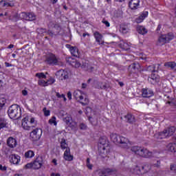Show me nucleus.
I'll return each instance as SVG.
<instances>
[{
  "instance_id": "f257e3e1",
  "label": "nucleus",
  "mask_w": 176,
  "mask_h": 176,
  "mask_svg": "<svg viewBox=\"0 0 176 176\" xmlns=\"http://www.w3.org/2000/svg\"><path fill=\"white\" fill-rule=\"evenodd\" d=\"M131 151L136 156L139 157H144L145 159H148V157H152L153 156V153L149 151L147 148L141 147L140 146H133L131 147Z\"/></svg>"
},
{
  "instance_id": "f03ea898",
  "label": "nucleus",
  "mask_w": 176,
  "mask_h": 176,
  "mask_svg": "<svg viewBox=\"0 0 176 176\" xmlns=\"http://www.w3.org/2000/svg\"><path fill=\"white\" fill-rule=\"evenodd\" d=\"M35 126H36V121L31 116H26L22 120V127L24 130H34Z\"/></svg>"
},
{
  "instance_id": "7ed1b4c3",
  "label": "nucleus",
  "mask_w": 176,
  "mask_h": 176,
  "mask_svg": "<svg viewBox=\"0 0 176 176\" xmlns=\"http://www.w3.org/2000/svg\"><path fill=\"white\" fill-rule=\"evenodd\" d=\"M175 133V127L170 126L161 132H158L155 135V138L157 140H164V138H169Z\"/></svg>"
},
{
  "instance_id": "20e7f679",
  "label": "nucleus",
  "mask_w": 176,
  "mask_h": 176,
  "mask_svg": "<svg viewBox=\"0 0 176 176\" xmlns=\"http://www.w3.org/2000/svg\"><path fill=\"white\" fill-rule=\"evenodd\" d=\"M8 113L10 119H19L21 116V109L20 106L17 104H12L8 110Z\"/></svg>"
},
{
  "instance_id": "39448f33",
  "label": "nucleus",
  "mask_w": 176,
  "mask_h": 176,
  "mask_svg": "<svg viewBox=\"0 0 176 176\" xmlns=\"http://www.w3.org/2000/svg\"><path fill=\"white\" fill-rule=\"evenodd\" d=\"M74 97L76 98L80 104H82V105H87L89 104V98H87V96H86V94L82 92L80 90H76L74 92Z\"/></svg>"
},
{
  "instance_id": "423d86ee",
  "label": "nucleus",
  "mask_w": 176,
  "mask_h": 176,
  "mask_svg": "<svg viewBox=\"0 0 176 176\" xmlns=\"http://www.w3.org/2000/svg\"><path fill=\"white\" fill-rule=\"evenodd\" d=\"M174 38H175V35H174L173 32L162 34L158 38L157 45L163 46V45H166V43H169Z\"/></svg>"
},
{
  "instance_id": "0eeeda50",
  "label": "nucleus",
  "mask_w": 176,
  "mask_h": 176,
  "mask_svg": "<svg viewBox=\"0 0 176 176\" xmlns=\"http://www.w3.org/2000/svg\"><path fill=\"white\" fill-rule=\"evenodd\" d=\"M13 150L10 148H6L5 154L6 157H8L10 163L12 164H19L20 163V156L17 154H12Z\"/></svg>"
},
{
  "instance_id": "6e6552de",
  "label": "nucleus",
  "mask_w": 176,
  "mask_h": 176,
  "mask_svg": "<svg viewBox=\"0 0 176 176\" xmlns=\"http://www.w3.org/2000/svg\"><path fill=\"white\" fill-rule=\"evenodd\" d=\"M46 63L49 65H61V61L56 55L51 54L46 58Z\"/></svg>"
},
{
  "instance_id": "1a4fd4ad",
  "label": "nucleus",
  "mask_w": 176,
  "mask_h": 176,
  "mask_svg": "<svg viewBox=\"0 0 176 176\" xmlns=\"http://www.w3.org/2000/svg\"><path fill=\"white\" fill-rule=\"evenodd\" d=\"M30 137L32 141H39L41 137H42V130L39 128L33 129V131L30 132Z\"/></svg>"
},
{
  "instance_id": "9d476101",
  "label": "nucleus",
  "mask_w": 176,
  "mask_h": 176,
  "mask_svg": "<svg viewBox=\"0 0 176 176\" xmlns=\"http://www.w3.org/2000/svg\"><path fill=\"white\" fill-rule=\"evenodd\" d=\"M19 16L23 20H26L27 21H34L36 20V15H35L34 12H21Z\"/></svg>"
},
{
  "instance_id": "9b49d317",
  "label": "nucleus",
  "mask_w": 176,
  "mask_h": 176,
  "mask_svg": "<svg viewBox=\"0 0 176 176\" xmlns=\"http://www.w3.org/2000/svg\"><path fill=\"white\" fill-rule=\"evenodd\" d=\"M32 163L34 170H39L43 166V157L42 155H38Z\"/></svg>"
},
{
  "instance_id": "f8f14e48",
  "label": "nucleus",
  "mask_w": 176,
  "mask_h": 176,
  "mask_svg": "<svg viewBox=\"0 0 176 176\" xmlns=\"http://www.w3.org/2000/svg\"><path fill=\"white\" fill-rule=\"evenodd\" d=\"M118 144H120L121 148H124V149H129V148H130V141L123 136L119 137Z\"/></svg>"
},
{
  "instance_id": "ddd939ff",
  "label": "nucleus",
  "mask_w": 176,
  "mask_h": 176,
  "mask_svg": "<svg viewBox=\"0 0 176 176\" xmlns=\"http://www.w3.org/2000/svg\"><path fill=\"white\" fill-rule=\"evenodd\" d=\"M141 69V65L138 63H132L129 66V71L131 74H137Z\"/></svg>"
},
{
  "instance_id": "4468645a",
  "label": "nucleus",
  "mask_w": 176,
  "mask_h": 176,
  "mask_svg": "<svg viewBox=\"0 0 176 176\" xmlns=\"http://www.w3.org/2000/svg\"><path fill=\"white\" fill-rule=\"evenodd\" d=\"M56 76H59L60 80H67L69 78V72L65 70H59L56 72Z\"/></svg>"
},
{
  "instance_id": "2eb2a0df",
  "label": "nucleus",
  "mask_w": 176,
  "mask_h": 176,
  "mask_svg": "<svg viewBox=\"0 0 176 176\" xmlns=\"http://www.w3.org/2000/svg\"><path fill=\"white\" fill-rule=\"evenodd\" d=\"M142 96L144 98H149L153 96V91L148 88L142 89Z\"/></svg>"
},
{
  "instance_id": "dca6fc26",
  "label": "nucleus",
  "mask_w": 176,
  "mask_h": 176,
  "mask_svg": "<svg viewBox=\"0 0 176 176\" xmlns=\"http://www.w3.org/2000/svg\"><path fill=\"white\" fill-rule=\"evenodd\" d=\"M98 153L99 156L104 159L108 156V148H105V146H100L98 147Z\"/></svg>"
},
{
  "instance_id": "f3484780",
  "label": "nucleus",
  "mask_w": 176,
  "mask_h": 176,
  "mask_svg": "<svg viewBox=\"0 0 176 176\" xmlns=\"http://www.w3.org/2000/svg\"><path fill=\"white\" fill-rule=\"evenodd\" d=\"M67 63L74 68H80V67H82V63H80V62L72 58H69Z\"/></svg>"
},
{
  "instance_id": "a211bd4d",
  "label": "nucleus",
  "mask_w": 176,
  "mask_h": 176,
  "mask_svg": "<svg viewBox=\"0 0 176 176\" xmlns=\"http://www.w3.org/2000/svg\"><path fill=\"white\" fill-rule=\"evenodd\" d=\"M7 145L9 148H16L17 146V140L13 137H10L7 140Z\"/></svg>"
},
{
  "instance_id": "6ab92c4d",
  "label": "nucleus",
  "mask_w": 176,
  "mask_h": 176,
  "mask_svg": "<svg viewBox=\"0 0 176 176\" xmlns=\"http://www.w3.org/2000/svg\"><path fill=\"white\" fill-rule=\"evenodd\" d=\"M63 157L65 160H67V162H72L74 160V156L71 155V149L67 148L65 151Z\"/></svg>"
},
{
  "instance_id": "aec40b11",
  "label": "nucleus",
  "mask_w": 176,
  "mask_h": 176,
  "mask_svg": "<svg viewBox=\"0 0 176 176\" xmlns=\"http://www.w3.org/2000/svg\"><path fill=\"white\" fill-rule=\"evenodd\" d=\"M129 8L132 10H135L138 9L140 6V0H131L129 3Z\"/></svg>"
},
{
  "instance_id": "412c9836",
  "label": "nucleus",
  "mask_w": 176,
  "mask_h": 176,
  "mask_svg": "<svg viewBox=\"0 0 176 176\" xmlns=\"http://www.w3.org/2000/svg\"><path fill=\"white\" fill-rule=\"evenodd\" d=\"M94 36L98 45H104V41H102V35L100 32H95Z\"/></svg>"
},
{
  "instance_id": "4be33fe9",
  "label": "nucleus",
  "mask_w": 176,
  "mask_h": 176,
  "mask_svg": "<svg viewBox=\"0 0 176 176\" xmlns=\"http://www.w3.org/2000/svg\"><path fill=\"white\" fill-rule=\"evenodd\" d=\"M98 88L101 89V90H106L108 91L109 89H111V85L109 84V82H98Z\"/></svg>"
},
{
  "instance_id": "5701e85b",
  "label": "nucleus",
  "mask_w": 176,
  "mask_h": 176,
  "mask_svg": "<svg viewBox=\"0 0 176 176\" xmlns=\"http://www.w3.org/2000/svg\"><path fill=\"white\" fill-rule=\"evenodd\" d=\"M148 82H151L152 85H155V83L160 82V77H159V76H156V74H151V76L148 77Z\"/></svg>"
},
{
  "instance_id": "b1692460",
  "label": "nucleus",
  "mask_w": 176,
  "mask_h": 176,
  "mask_svg": "<svg viewBox=\"0 0 176 176\" xmlns=\"http://www.w3.org/2000/svg\"><path fill=\"white\" fill-rule=\"evenodd\" d=\"M146 17H148V11L143 12V13L135 19V22L140 24V23L144 21Z\"/></svg>"
},
{
  "instance_id": "393cba45",
  "label": "nucleus",
  "mask_w": 176,
  "mask_h": 176,
  "mask_svg": "<svg viewBox=\"0 0 176 176\" xmlns=\"http://www.w3.org/2000/svg\"><path fill=\"white\" fill-rule=\"evenodd\" d=\"M130 171L132 174H135V175H141V168L138 165L133 166Z\"/></svg>"
},
{
  "instance_id": "a878e982",
  "label": "nucleus",
  "mask_w": 176,
  "mask_h": 176,
  "mask_svg": "<svg viewBox=\"0 0 176 176\" xmlns=\"http://www.w3.org/2000/svg\"><path fill=\"white\" fill-rule=\"evenodd\" d=\"M160 65H153L147 67L146 71L148 72H157L159 71Z\"/></svg>"
},
{
  "instance_id": "bb28decb",
  "label": "nucleus",
  "mask_w": 176,
  "mask_h": 176,
  "mask_svg": "<svg viewBox=\"0 0 176 176\" xmlns=\"http://www.w3.org/2000/svg\"><path fill=\"white\" fill-rule=\"evenodd\" d=\"M137 31L138 34H140L141 35H145V34H148V30L145 28L144 26L138 25L137 27Z\"/></svg>"
},
{
  "instance_id": "cd10ccee",
  "label": "nucleus",
  "mask_w": 176,
  "mask_h": 176,
  "mask_svg": "<svg viewBox=\"0 0 176 176\" xmlns=\"http://www.w3.org/2000/svg\"><path fill=\"white\" fill-rule=\"evenodd\" d=\"M70 53L74 57L79 58V50H78V47H70Z\"/></svg>"
},
{
  "instance_id": "c85d7f7f",
  "label": "nucleus",
  "mask_w": 176,
  "mask_h": 176,
  "mask_svg": "<svg viewBox=\"0 0 176 176\" xmlns=\"http://www.w3.org/2000/svg\"><path fill=\"white\" fill-rule=\"evenodd\" d=\"M130 31V29L129 28V26L126 24H122L120 25V32H122V34H127Z\"/></svg>"
},
{
  "instance_id": "c756f323",
  "label": "nucleus",
  "mask_w": 176,
  "mask_h": 176,
  "mask_svg": "<svg viewBox=\"0 0 176 176\" xmlns=\"http://www.w3.org/2000/svg\"><path fill=\"white\" fill-rule=\"evenodd\" d=\"M149 170H151V168H149V165L148 164L143 165L142 168H140L141 175H142V174H146Z\"/></svg>"
},
{
  "instance_id": "7c9ffc66",
  "label": "nucleus",
  "mask_w": 176,
  "mask_h": 176,
  "mask_svg": "<svg viewBox=\"0 0 176 176\" xmlns=\"http://www.w3.org/2000/svg\"><path fill=\"white\" fill-rule=\"evenodd\" d=\"M119 135H118L116 133H111L110 135V138L114 144H118L119 142Z\"/></svg>"
},
{
  "instance_id": "2f4dec72",
  "label": "nucleus",
  "mask_w": 176,
  "mask_h": 176,
  "mask_svg": "<svg viewBox=\"0 0 176 176\" xmlns=\"http://www.w3.org/2000/svg\"><path fill=\"white\" fill-rule=\"evenodd\" d=\"M35 156V153L34 151L29 150L25 153V159H32Z\"/></svg>"
},
{
  "instance_id": "473e14b6",
  "label": "nucleus",
  "mask_w": 176,
  "mask_h": 176,
  "mask_svg": "<svg viewBox=\"0 0 176 176\" xmlns=\"http://www.w3.org/2000/svg\"><path fill=\"white\" fill-rule=\"evenodd\" d=\"M164 67H166V68H170L171 69H174L176 67V63L174 61L166 62L164 63Z\"/></svg>"
},
{
  "instance_id": "72a5a7b5",
  "label": "nucleus",
  "mask_w": 176,
  "mask_h": 176,
  "mask_svg": "<svg viewBox=\"0 0 176 176\" xmlns=\"http://www.w3.org/2000/svg\"><path fill=\"white\" fill-rule=\"evenodd\" d=\"M125 119L127 120L128 123H134V122H135L134 116L130 113L125 116Z\"/></svg>"
},
{
  "instance_id": "f704fd0d",
  "label": "nucleus",
  "mask_w": 176,
  "mask_h": 176,
  "mask_svg": "<svg viewBox=\"0 0 176 176\" xmlns=\"http://www.w3.org/2000/svg\"><path fill=\"white\" fill-rule=\"evenodd\" d=\"M167 149L168 151H170V152H176V144L173 143H170L167 145Z\"/></svg>"
},
{
  "instance_id": "c9c22d12",
  "label": "nucleus",
  "mask_w": 176,
  "mask_h": 176,
  "mask_svg": "<svg viewBox=\"0 0 176 176\" xmlns=\"http://www.w3.org/2000/svg\"><path fill=\"white\" fill-rule=\"evenodd\" d=\"M117 172H118V170H116V168H115L105 169V173H107V174H109V175H113V174H116Z\"/></svg>"
},
{
  "instance_id": "e433bc0d",
  "label": "nucleus",
  "mask_w": 176,
  "mask_h": 176,
  "mask_svg": "<svg viewBox=\"0 0 176 176\" xmlns=\"http://www.w3.org/2000/svg\"><path fill=\"white\" fill-rule=\"evenodd\" d=\"M120 47H121V49H123V50H129V49H130V46L129 45V44L127 43H125L124 41H122L120 43Z\"/></svg>"
},
{
  "instance_id": "4c0bfd02",
  "label": "nucleus",
  "mask_w": 176,
  "mask_h": 176,
  "mask_svg": "<svg viewBox=\"0 0 176 176\" xmlns=\"http://www.w3.org/2000/svg\"><path fill=\"white\" fill-rule=\"evenodd\" d=\"M6 104V98H5V96L3 95L0 96V109H2L3 108V105Z\"/></svg>"
},
{
  "instance_id": "58836bf2",
  "label": "nucleus",
  "mask_w": 176,
  "mask_h": 176,
  "mask_svg": "<svg viewBox=\"0 0 176 176\" xmlns=\"http://www.w3.org/2000/svg\"><path fill=\"white\" fill-rule=\"evenodd\" d=\"M60 148L61 149H69V147H68V144L65 142V140L63 139L60 142Z\"/></svg>"
},
{
  "instance_id": "ea45409f",
  "label": "nucleus",
  "mask_w": 176,
  "mask_h": 176,
  "mask_svg": "<svg viewBox=\"0 0 176 176\" xmlns=\"http://www.w3.org/2000/svg\"><path fill=\"white\" fill-rule=\"evenodd\" d=\"M105 145H108L107 144V140H105L104 138H100L99 140V145H98V148L100 146H105Z\"/></svg>"
},
{
  "instance_id": "a19ab883",
  "label": "nucleus",
  "mask_w": 176,
  "mask_h": 176,
  "mask_svg": "<svg viewBox=\"0 0 176 176\" xmlns=\"http://www.w3.org/2000/svg\"><path fill=\"white\" fill-rule=\"evenodd\" d=\"M95 176H107V175H105V171L102 170H98L95 172Z\"/></svg>"
},
{
  "instance_id": "79ce46f5",
  "label": "nucleus",
  "mask_w": 176,
  "mask_h": 176,
  "mask_svg": "<svg viewBox=\"0 0 176 176\" xmlns=\"http://www.w3.org/2000/svg\"><path fill=\"white\" fill-rule=\"evenodd\" d=\"M81 68L82 69H84V71H86V69H89V62H82V64H81Z\"/></svg>"
},
{
  "instance_id": "37998d69",
  "label": "nucleus",
  "mask_w": 176,
  "mask_h": 176,
  "mask_svg": "<svg viewBox=\"0 0 176 176\" xmlns=\"http://www.w3.org/2000/svg\"><path fill=\"white\" fill-rule=\"evenodd\" d=\"M48 123L50 124H54V126H57V122L56 121V117L53 116L51 119L49 120Z\"/></svg>"
},
{
  "instance_id": "c03bdc74",
  "label": "nucleus",
  "mask_w": 176,
  "mask_h": 176,
  "mask_svg": "<svg viewBox=\"0 0 176 176\" xmlns=\"http://www.w3.org/2000/svg\"><path fill=\"white\" fill-rule=\"evenodd\" d=\"M56 82V80L53 78H50L47 81H45V83L47 86H49L50 85H53Z\"/></svg>"
},
{
  "instance_id": "a18cd8bd",
  "label": "nucleus",
  "mask_w": 176,
  "mask_h": 176,
  "mask_svg": "<svg viewBox=\"0 0 176 176\" xmlns=\"http://www.w3.org/2000/svg\"><path fill=\"white\" fill-rule=\"evenodd\" d=\"M3 2H4L3 6H7V7L10 6L11 8L13 7V6H14V4L10 3L8 2V1H3V0H2L1 1H0V3H2Z\"/></svg>"
},
{
  "instance_id": "49530a36",
  "label": "nucleus",
  "mask_w": 176,
  "mask_h": 176,
  "mask_svg": "<svg viewBox=\"0 0 176 176\" xmlns=\"http://www.w3.org/2000/svg\"><path fill=\"white\" fill-rule=\"evenodd\" d=\"M36 76L39 78V79H46V75L43 73H37L36 74Z\"/></svg>"
},
{
  "instance_id": "de8ad7c7",
  "label": "nucleus",
  "mask_w": 176,
  "mask_h": 176,
  "mask_svg": "<svg viewBox=\"0 0 176 176\" xmlns=\"http://www.w3.org/2000/svg\"><path fill=\"white\" fill-rule=\"evenodd\" d=\"M38 85H39V86H42V87H46V86H47L46 81H45V80H42V79H40L38 80Z\"/></svg>"
},
{
  "instance_id": "09e8293b",
  "label": "nucleus",
  "mask_w": 176,
  "mask_h": 176,
  "mask_svg": "<svg viewBox=\"0 0 176 176\" xmlns=\"http://www.w3.org/2000/svg\"><path fill=\"white\" fill-rule=\"evenodd\" d=\"M87 167L89 170H92L93 169V164H90V158H87Z\"/></svg>"
},
{
  "instance_id": "8fccbe9b",
  "label": "nucleus",
  "mask_w": 176,
  "mask_h": 176,
  "mask_svg": "<svg viewBox=\"0 0 176 176\" xmlns=\"http://www.w3.org/2000/svg\"><path fill=\"white\" fill-rule=\"evenodd\" d=\"M43 111L44 112L45 116H50V110H47L46 107L43 109Z\"/></svg>"
},
{
  "instance_id": "3c124183",
  "label": "nucleus",
  "mask_w": 176,
  "mask_h": 176,
  "mask_svg": "<svg viewBox=\"0 0 176 176\" xmlns=\"http://www.w3.org/2000/svg\"><path fill=\"white\" fill-rule=\"evenodd\" d=\"M79 129H80V130H86V129H87V125H86V124L82 122L79 125Z\"/></svg>"
},
{
  "instance_id": "603ef678",
  "label": "nucleus",
  "mask_w": 176,
  "mask_h": 176,
  "mask_svg": "<svg viewBox=\"0 0 176 176\" xmlns=\"http://www.w3.org/2000/svg\"><path fill=\"white\" fill-rule=\"evenodd\" d=\"M24 168H25V170L28 168H34L32 162L28 163L26 165H25Z\"/></svg>"
},
{
  "instance_id": "864d4df0",
  "label": "nucleus",
  "mask_w": 176,
  "mask_h": 176,
  "mask_svg": "<svg viewBox=\"0 0 176 176\" xmlns=\"http://www.w3.org/2000/svg\"><path fill=\"white\" fill-rule=\"evenodd\" d=\"M3 127H6V122L4 120H0V130L3 129Z\"/></svg>"
},
{
  "instance_id": "5fc2aeb1",
  "label": "nucleus",
  "mask_w": 176,
  "mask_h": 176,
  "mask_svg": "<svg viewBox=\"0 0 176 176\" xmlns=\"http://www.w3.org/2000/svg\"><path fill=\"white\" fill-rule=\"evenodd\" d=\"M38 34H45L46 32V29L40 28L37 29Z\"/></svg>"
},
{
  "instance_id": "6e6d98bb",
  "label": "nucleus",
  "mask_w": 176,
  "mask_h": 176,
  "mask_svg": "<svg viewBox=\"0 0 176 176\" xmlns=\"http://www.w3.org/2000/svg\"><path fill=\"white\" fill-rule=\"evenodd\" d=\"M85 71H87L88 72H93L94 71V67H93L91 65H88V69H86Z\"/></svg>"
},
{
  "instance_id": "4d7b16f0",
  "label": "nucleus",
  "mask_w": 176,
  "mask_h": 176,
  "mask_svg": "<svg viewBox=\"0 0 176 176\" xmlns=\"http://www.w3.org/2000/svg\"><path fill=\"white\" fill-rule=\"evenodd\" d=\"M102 23L103 24H104V25H106V27H110L111 26V24L109 23V22L108 21H107L105 19H102Z\"/></svg>"
},
{
  "instance_id": "13d9d810",
  "label": "nucleus",
  "mask_w": 176,
  "mask_h": 176,
  "mask_svg": "<svg viewBox=\"0 0 176 176\" xmlns=\"http://www.w3.org/2000/svg\"><path fill=\"white\" fill-rule=\"evenodd\" d=\"M170 170L172 173H176V164H171L170 165Z\"/></svg>"
},
{
  "instance_id": "bf43d9fd",
  "label": "nucleus",
  "mask_w": 176,
  "mask_h": 176,
  "mask_svg": "<svg viewBox=\"0 0 176 176\" xmlns=\"http://www.w3.org/2000/svg\"><path fill=\"white\" fill-rule=\"evenodd\" d=\"M8 170V167L6 166H2V164H0V171H6Z\"/></svg>"
},
{
  "instance_id": "052dcab7",
  "label": "nucleus",
  "mask_w": 176,
  "mask_h": 176,
  "mask_svg": "<svg viewBox=\"0 0 176 176\" xmlns=\"http://www.w3.org/2000/svg\"><path fill=\"white\" fill-rule=\"evenodd\" d=\"M3 85V76L2 75H0V87Z\"/></svg>"
},
{
  "instance_id": "680f3d73",
  "label": "nucleus",
  "mask_w": 176,
  "mask_h": 176,
  "mask_svg": "<svg viewBox=\"0 0 176 176\" xmlns=\"http://www.w3.org/2000/svg\"><path fill=\"white\" fill-rule=\"evenodd\" d=\"M56 96L58 98H61V97H64V94H60V93L56 92Z\"/></svg>"
},
{
  "instance_id": "e2e57ef3",
  "label": "nucleus",
  "mask_w": 176,
  "mask_h": 176,
  "mask_svg": "<svg viewBox=\"0 0 176 176\" xmlns=\"http://www.w3.org/2000/svg\"><path fill=\"white\" fill-rule=\"evenodd\" d=\"M67 98L69 100H72V94L70 91L67 93Z\"/></svg>"
},
{
  "instance_id": "0e129e2a",
  "label": "nucleus",
  "mask_w": 176,
  "mask_h": 176,
  "mask_svg": "<svg viewBox=\"0 0 176 176\" xmlns=\"http://www.w3.org/2000/svg\"><path fill=\"white\" fill-rule=\"evenodd\" d=\"M13 21H17L19 20V15L15 14L12 19Z\"/></svg>"
},
{
  "instance_id": "69168bd1",
  "label": "nucleus",
  "mask_w": 176,
  "mask_h": 176,
  "mask_svg": "<svg viewBox=\"0 0 176 176\" xmlns=\"http://www.w3.org/2000/svg\"><path fill=\"white\" fill-rule=\"evenodd\" d=\"M5 65H6V67H13L14 66L13 65L10 64V63H9L8 62L5 63Z\"/></svg>"
},
{
  "instance_id": "338daca9",
  "label": "nucleus",
  "mask_w": 176,
  "mask_h": 176,
  "mask_svg": "<svg viewBox=\"0 0 176 176\" xmlns=\"http://www.w3.org/2000/svg\"><path fill=\"white\" fill-rule=\"evenodd\" d=\"M22 94H23V96H28V91L27 90L24 89L22 91Z\"/></svg>"
},
{
  "instance_id": "774afa93",
  "label": "nucleus",
  "mask_w": 176,
  "mask_h": 176,
  "mask_svg": "<svg viewBox=\"0 0 176 176\" xmlns=\"http://www.w3.org/2000/svg\"><path fill=\"white\" fill-rule=\"evenodd\" d=\"M82 36H83V38H85V36H88V38H90V34H89L87 32L83 33Z\"/></svg>"
}]
</instances>
